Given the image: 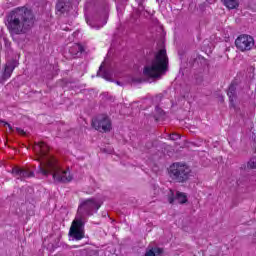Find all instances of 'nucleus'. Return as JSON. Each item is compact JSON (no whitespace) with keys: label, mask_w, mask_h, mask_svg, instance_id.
I'll return each instance as SVG.
<instances>
[{"label":"nucleus","mask_w":256,"mask_h":256,"mask_svg":"<svg viewBox=\"0 0 256 256\" xmlns=\"http://www.w3.org/2000/svg\"><path fill=\"white\" fill-rule=\"evenodd\" d=\"M0 125H7L8 127H9V129H13L12 127H11V124H9V123H7V122H5V121H3V120H0Z\"/></svg>","instance_id":"21"},{"label":"nucleus","mask_w":256,"mask_h":256,"mask_svg":"<svg viewBox=\"0 0 256 256\" xmlns=\"http://www.w3.org/2000/svg\"><path fill=\"white\" fill-rule=\"evenodd\" d=\"M176 199L178 200V203H187V195H185L183 192H177Z\"/></svg>","instance_id":"17"},{"label":"nucleus","mask_w":256,"mask_h":256,"mask_svg":"<svg viewBox=\"0 0 256 256\" xmlns=\"http://www.w3.org/2000/svg\"><path fill=\"white\" fill-rule=\"evenodd\" d=\"M69 53H70L71 57H73L74 59H77V58L81 57V55H83V53H85V48L81 44H73L69 48Z\"/></svg>","instance_id":"10"},{"label":"nucleus","mask_w":256,"mask_h":256,"mask_svg":"<svg viewBox=\"0 0 256 256\" xmlns=\"http://www.w3.org/2000/svg\"><path fill=\"white\" fill-rule=\"evenodd\" d=\"M87 23H88V25H90V26H92V27H93V25H91V24L89 23V20H87Z\"/></svg>","instance_id":"26"},{"label":"nucleus","mask_w":256,"mask_h":256,"mask_svg":"<svg viewBox=\"0 0 256 256\" xmlns=\"http://www.w3.org/2000/svg\"><path fill=\"white\" fill-rule=\"evenodd\" d=\"M169 69V58L167 57V50L161 49L151 61H147L143 73L145 77L151 79H160L161 75H165Z\"/></svg>","instance_id":"3"},{"label":"nucleus","mask_w":256,"mask_h":256,"mask_svg":"<svg viewBox=\"0 0 256 256\" xmlns=\"http://www.w3.org/2000/svg\"><path fill=\"white\" fill-rule=\"evenodd\" d=\"M227 95L229 97L231 105L233 106L235 101L237 100V84H235V82H232L230 84Z\"/></svg>","instance_id":"11"},{"label":"nucleus","mask_w":256,"mask_h":256,"mask_svg":"<svg viewBox=\"0 0 256 256\" xmlns=\"http://www.w3.org/2000/svg\"><path fill=\"white\" fill-rule=\"evenodd\" d=\"M92 127L100 133H109L111 131V119L105 115H99L92 120Z\"/></svg>","instance_id":"8"},{"label":"nucleus","mask_w":256,"mask_h":256,"mask_svg":"<svg viewBox=\"0 0 256 256\" xmlns=\"http://www.w3.org/2000/svg\"><path fill=\"white\" fill-rule=\"evenodd\" d=\"M35 25V15L27 7H18L6 16V27L11 35H25Z\"/></svg>","instance_id":"2"},{"label":"nucleus","mask_w":256,"mask_h":256,"mask_svg":"<svg viewBox=\"0 0 256 256\" xmlns=\"http://www.w3.org/2000/svg\"><path fill=\"white\" fill-rule=\"evenodd\" d=\"M101 205H103V202L97 198L82 200L78 206L76 219L85 221L86 217H91V215L97 213V211H99L101 208Z\"/></svg>","instance_id":"4"},{"label":"nucleus","mask_w":256,"mask_h":256,"mask_svg":"<svg viewBox=\"0 0 256 256\" xmlns=\"http://www.w3.org/2000/svg\"><path fill=\"white\" fill-rule=\"evenodd\" d=\"M235 46L239 51H251L255 47V39L251 35L242 34L235 40Z\"/></svg>","instance_id":"7"},{"label":"nucleus","mask_w":256,"mask_h":256,"mask_svg":"<svg viewBox=\"0 0 256 256\" xmlns=\"http://www.w3.org/2000/svg\"><path fill=\"white\" fill-rule=\"evenodd\" d=\"M224 5L228 9H237L239 2L237 0H224Z\"/></svg>","instance_id":"15"},{"label":"nucleus","mask_w":256,"mask_h":256,"mask_svg":"<svg viewBox=\"0 0 256 256\" xmlns=\"http://www.w3.org/2000/svg\"><path fill=\"white\" fill-rule=\"evenodd\" d=\"M168 175L174 183H187L191 177V168L185 163L175 162L168 168Z\"/></svg>","instance_id":"5"},{"label":"nucleus","mask_w":256,"mask_h":256,"mask_svg":"<svg viewBox=\"0 0 256 256\" xmlns=\"http://www.w3.org/2000/svg\"><path fill=\"white\" fill-rule=\"evenodd\" d=\"M156 111L159 113V115H163V110L161 108L156 107Z\"/></svg>","instance_id":"22"},{"label":"nucleus","mask_w":256,"mask_h":256,"mask_svg":"<svg viewBox=\"0 0 256 256\" xmlns=\"http://www.w3.org/2000/svg\"><path fill=\"white\" fill-rule=\"evenodd\" d=\"M161 253H163V249L155 247L150 250H147L145 256H157L161 255Z\"/></svg>","instance_id":"16"},{"label":"nucleus","mask_w":256,"mask_h":256,"mask_svg":"<svg viewBox=\"0 0 256 256\" xmlns=\"http://www.w3.org/2000/svg\"><path fill=\"white\" fill-rule=\"evenodd\" d=\"M17 131H18V133H24L21 128H18Z\"/></svg>","instance_id":"24"},{"label":"nucleus","mask_w":256,"mask_h":256,"mask_svg":"<svg viewBox=\"0 0 256 256\" xmlns=\"http://www.w3.org/2000/svg\"><path fill=\"white\" fill-rule=\"evenodd\" d=\"M34 150L38 155V161L41 165L38 167L37 173L44 177L52 175L55 183H71L73 176L69 170H61L57 165V160L49 154V146L45 142H39L34 146Z\"/></svg>","instance_id":"1"},{"label":"nucleus","mask_w":256,"mask_h":256,"mask_svg":"<svg viewBox=\"0 0 256 256\" xmlns=\"http://www.w3.org/2000/svg\"><path fill=\"white\" fill-rule=\"evenodd\" d=\"M248 169H256V158L250 159L247 164Z\"/></svg>","instance_id":"18"},{"label":"nucleus","mask_w":256,"mask_h":256,"mask_svg":"<svg viewBox=\"0 0 256 256\" xmlns=\"http://www.w3.org/2000/svg\"><path fill=\"white\" fill-rule=\"evenodd\" d=\"M168 201L170 204H173V202L175 201V198H173V196H169Z\"/></svg>","instance_id":"23"},{"label":"nucleus","mask_w":256,"mask_h":256,"mask_svg":"<svg viewBox=\"0 0 256 256\" xmlns=\"http://www.w3.org/2000/svg\"><path fill=\"white\" fill-rule=\"evenodd\" d=\"M116 83H117V85H122L121 82H119V81H117Z\"/></svg>","instance_id":"25"},{"label":"nucleus","mask_w":256,"mask_h":256,"mask_svg":"<svg viewBox=\"0 0 256 256\" xmlns=\"http://www.w3.org/2000/svg\"><path fill=\"white\" fill-rule=\"evenodd\" d=\"M145 3V0H140L139 2V11H145V6L143 5Z\"/></svg>","instance_id":"20"},{"label":"nucleus","mask_w":256,"mask_h":256,"mask_svg":"<svg viewBox=\"0 0 256 256\" xmlns=\"http://www.w3.org/2000/svg\"><path fill=\"white\" fill-rule=\"evenodd\" d=\"M69 235L76 241H81L85 237V221L75 218L70 227Z\"/></svg>","instance_id":"6"},{"label":"nucleus","mask_w":256,"mask_h":256,"mask_svg":"<svg viewBox=\"0 0 256 256\" xmlns=\"http://www.w3.org/2000/svg\"><path fill=\"white\" fill-rule=\"evenodd\" d=\"M158 3L161 1V0H156Z\"/></svg>","instance_id":"27"},{"label":"nucleus","mask_w":256,"mask_h":256,"mask_svg":"<svg viewBox=\"0 0 256 256\" xmlns=\"http://www.w3.org/2000/svg\"><path fill=\"white\" fill-rule=\"evenodd\" d=\"M97 76L102 77V79H106V81H111V72L107 70L103 71V65L100 66Z\"/></svg>","instance_id":"14"},{"label":"nucleus","mask_w":256,"mask_h":256,"mask_svg":"<svg viewBox=\"0 0 256 256\" xmlns=\"http://www.w3.org/2000/svg\"><path fill=\"white\" fill-rule=\"evenodd\" d=\"M70 9L71 6L67 2L58 1L56 4V11H58V13H67L70 11Z\"/></svg>","instance_id":"13"},{"label":"nucleus","mask_w":256,"mask_h":256,"mask_svg":"<svg viewBox=\"0 0 256 256\" xmlns=\"http://www.w3.org/2000/svg\"><path fill=\"white\" fill-rule=\"evenodd\" d=\"M12 175L17 179H20V181H25V179L35 177V172L25 168L14 167L12 169Z\"/></svg>","instance_id":"9"},{"label":"nucleus","mask_w":256,"mask_h":256,"mask_svg":"<svg viewBox=\"0 0 256 256\" xmlns=\"http://www.w3.org/2000/svg\"><path fill=\"white\" fill-rule=\"evenodd\" d=\"M15 67V62H8L4 69L3 79H9L13 74V71H15Z\"/></svg>","instance_id":"12"},{"label":"nucleus","mask_w":256,"mask_h":256,"mask_svg":"<svg viewBox=\"0 0 256 256\" xmlns=\"http://www.w3.org/2000/svg\"><path fill=\"white\" fill-rule=\"evenodd\" d=\"M170 139L171 141H177V139H181V135L173 133L170 135Z\"/></svg>","instance_id":"19"}]
</instances>
